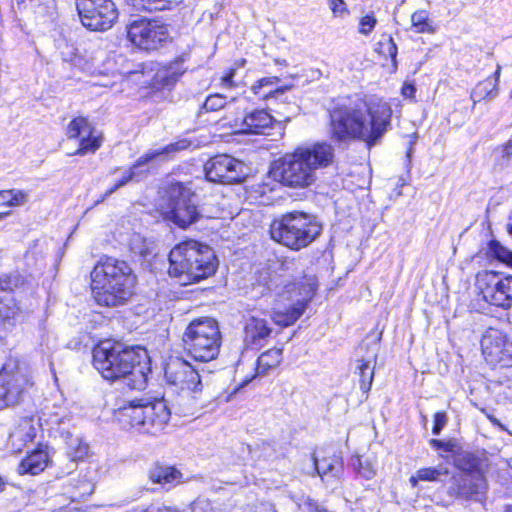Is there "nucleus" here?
<instances>
[{"label":"nucleus","mask_w":512,"mask_h":512,"mask_svg":"<svg viewBox=\"0 0 512 512\" xmlns=\"http://www.w3.org/2000/svg\"><path fill=\"white\" fill-rule=\"evenodd\" d=\"M246 64L247 60L245 58L236 59L219 77L218 87L229 91L240 88L244 83L243 77H239L238 72L240 69L244 68Z\"/></svg>","instance_id":"nucleus-30"},{"label":"nucleus","mask_w":512,"mask_h":512,"mask_svg":"<svg viewBox=\"0 0 512 512\" xmlns=\"http://www.w3.org/2000/svg\"><path fill=\"white\" fill-rule=\"evenodd\" d=\"M282 361L281 349H270L262 353L257 360L256 374L266 375L272 369L279 366Z\"/></svg>","instance_id":"nucleus-33"},{"label":"nucleus","mask_w":512,"mask_h":512,"mask_svg":"<svg viewBox=\"0 0 512 512\" xmlns=\"http://www.w3.org/2000/svg\"><path fill=\"white\" fill-rule=\"evenodd\" d=\"M16 279L11 274L0 275V320H9L17 313L19 307L13 296Z\"/></svg>","instance_id":"nucleus-24"},{"label":"nucleus","mask_w":512,"mask_h":512,"mask_svg":"<svg viewBox=\"0 0 512 512\" xmlns=\"http://www.w3.org/2000/svg\"><path fill=\"white\" fill-rule=\"evenodd\" d=\"M455 465L464 471V474L482 473V460L472 453L460 454L455 459Z\"/></svg>","instance_id":"nucleus-38"},{"label":"nucleus","mask_w":512,"mask_h":512,"mask_svg":"<svg viewBox=\"0 0 512 512\" xmlns=\"http://www.w3.org/2000/svg\"><path fill=\"white\" fill-rule=\"evenodd\" d=\"M487 254L509 267H512V251L503 246L498 240L491 239L487 243Z\"/></svg>","instance_id":"nucleus-39"},{"label":"nucleus","mask_w":512,"mask_h":512,"mask_svg":"<svg viewBox=\"0 0 512 512\" xmlns=\"http://www.w3.org/2000/svg\"><path fill=\"white\" fill-rule=\"evenodd\" d=\"M185 148H186V145L184 144V142L180 141V142L170 143V144L166 145L162 150H159V152H161V154H168V153H172V152H178Z\"/></svg>","instance_id":"nucleus-54"},{"label":"nucleus","mask_w":512,"mask_h":512,"mask_svg":"<svg viewBox=\"0 0 512 512\" xmlns=\"http://www.w3.org/2000/svg\"><path fill=\"white\" fill-rule=\"evenodd\" d=\"M273 333L267 322H247L244 328V343L247 347L262 346Z\"/></svg>","instance_id":"nucleus-29"},{"label":"nucleus","mask_w":512,"mask_h":512,"mask_svg":"<svg viewBox=\"0 0 512 512\" xmlns=\"http://www.w3.org/2000/svg\"><path fill=\"white\" fill-rule=\"evenodd\" d=\"M329 8L334 17H343L350 13L349 8L344 0H327Z\"/></svg>","instance_id":"nucleus-48"},{"label":"nucleus","mask_w":512,"mask_h":512,"mask_svg":"<svg viewBox=\"0 0 512 512\" xmlns=\"http://www.w3.org/2000/svg\"><path fill=\"white\" fill-rule=\"evenodd\" d=\"M401 95L405 99L415 100L416 87L413 82H404L401 87Z\"/></svg>","instance_id":"nucleus-52"},{"label":"nucleus","mask_w":512,"mask_h":512,"mask_svg":"<svg viewBox=\"0 0 512 512\" xmlns=\"http://www.w3.org/2000/svg\"><path fill=\"white\" fill-rule=\"evenodd\" d=\"M393 109L382 97L345 95L327 109L329 138L338 144L362 142L372 148L391 127Z\"/></svg>","instance_id":"nucleus-1"},{"label":"nucleus","mask_w":512,"mask_h":512,"mask_svg":"<svg viewBox=\"0 0 512 512\" xmlns=\"http://www.w3.org/2000/svg\"><path fill=\"white\" fill-rule=\"evenodd\" d=\"M430 444L437 450L451 453H453L457 447L456 444L452 441L444 442L438 439H431Z\"/></svg>","instance_id":"nucleus-51"},{"label":"nucleus","mask_w":512,"mask_h":512,"mask_svg":"<svg viewBox=\"0 0 512 512\" xmlns=\"http://www.w3.org/2000/svg\"><path fill=\"white\" fill-rule=\"evenodd\" d=\"M68 140L75 141L77 147L71 155L86 156L95 154L103 145L104 134L86 115H76L65 127Z\"/></svg>","instance_id":"nucleus-15"},{"label":"nucleus","mask_w":512,"mask_h":512,"mask_svg":"<svg viewBox=\"0 0 512 512\" xmlns=\"http://www.w3.org/2000/svg\"><path fill=\"white\" fill-rule=\"evenodd\" d=\"M27 193L23 190L5 189L0 190V206L17 207L26 202Z\"/></svg>","instance_id":"nucleus-40"},{"label":"nucleus","mask_w":512,"mask_h":512,"mask_svg":"<svg viewBox=\"0 0 512 512\" xmlns=\"http://www.w3.org/2000/svg\"><path fill=\"white\" fill-rule=\"evenodd\" d=\"M32 385L31 369L25 364L9 360L0 372V408L17 405Z\"/></svg>","instance_id":"nucleus-12"},{"label":"nucleus","mask_w":512,"mask_h":512,"mask_svg":"<svg viewBox=\"0 0 512 512\" xmlns=\"http://www.w3.org/2000/svg\"><path fill=\"white\" fill-rule=\"evenodd\" d=\"M506 230L508 234L512 236V221L507 224Z\"/></svg>","instance_id":"nucleus-62"},{"label":"nucleus","mask_w":512,"mask_h":512,"mask_svg":"<svg viewBox=\"0 0 512 512\" xmlns=\"http://www.w3.org/2000/svg\"><path fill=\"white\" fill-rule=\"evenodd\" d=\"M226 104V99L220 94L209 95L203 103L202 108L207 112L218 111Z\"/></svg>","instance_id":"nucleus-45"},{"label":"nucleus","mask_w":512,"mask_h":512,"mask_svg":"<svg viewBox=\"0 0 512 512\" xmlns=\"http://www.w3.org/2000/svg\"><path fill=\"white\" fill-rule=\"evenodd\" d=\"M50 370H51V373L53 374L55 382H57V377H56L55 369H54L52 362H50Z\"/></svg>","instance_id":"nucleus-61"},{"label":"nucleus","mask_w":512,"mask_h":512,"mask_svg":"<svg viewBox=\"0 0 512 512\" xmlns=\"http://www.w3.org/2000/svg\"><path fill=\"white\" fill-rule=\"evenodd\" d=\"M68 140L75 141L77 147L71 155L86 156L95 154L103 145L104 134L86 115H76L65 127Z\"/></svg>","instance_id":"nucleus-14"},{"label":"nucleus","mask_w":512,"mask_h":512,"mask_svg":"<svg viewBox=\"0 0 512 512\" xmlns=\"http://www.w3.org/2000/svg\"><path fill=\"white\" fill-rule=\"evenodd\" d=\"M334 160L332 144L316 141L310 145H298L275 159L270 174L283 187L304 190L316 183V171L330 167Z\"/></svg>","instance_id":"nucleus-2"},{"label":"nucleus","mask_w":512,"mask_h":512,"mask_svg":"<svg viewBox=\"0 0 512 512\" xmlns=\"http://www.w3.org/2000/svg\"><path fill=\"white\" fill-rule=\"evenodd\" d=\"M151 512H178V511L171 507H161V508H157V509H152Z\"/></svg>","instance_id":"nucleus-58"},{"label":"nucleus","mask_w":512,"mask_h":512,"mask_svg":"<svg viewBox=\"0 0 512 512\" xmlns=\"http://www.w3.org/2000/svg\"><path fill=\"white\" fill-rule=\"evenodd\" d=\"M448 422V417L445 412H437L434 415V426H433V434L439 435L442 429L446 426Z\"/></svg>","instance_id":"nucleus-50"},{"label":"nucleus","mask_w":512,"mask_h":512,"mask_svg":"<svg viewBox=\"0 0 512 512\" xmlns=\"http://www.w3.org/2000/svg\"><path fill=\"white\" fill-rule=\"evenodd\" d=\"M188 53L182 52L172 59L158 65L151 78L150 87L153 91H171L188 71L186 62Z\"/></svg>","instance_id":"nucleus-18"},{"label":"nucleus","mask_w":512,"mask_h":512,"mask_svg":"<svg viewBox=\"0 0 512 512\" xmlns=\"http://www.w3.org/2000/svg\"><path fill=\"white\" fill-rule=\"evenodd\" d=\"M242 162L227 154H216L204 164L207 180L214 183L232 184L243 180Z\"/></svg>","instance_id":"nucleus-17"},{"label":"nucleus","mask_w":512,"mask_h":512,"mask_svg":"<svg viewBox=\"0 0 512 512\" xmlns=\"http://www.w3.org/2000/svg\"><path fill=\"white\" fill-rule=\"evenodd\" d=\"M498 158L501 161H510L512 159V135L509 139L494 148Z\"/></svg>","instance_id":"nucleus-47"},{"label":"nucleus","mask_w":512,"mask_h":512,"mask_svg":"<svg viewBox=\"0 0 512 512\" xmlns=\"http://www.w3.org/2000/svg\"><path fill=\"white\" fill-rule=\"evenodd\" d=\"M500 73H501V66L497 65L496 70L493 72V74L489 75L482 81H479L477 85L475 86L471 98H472V104L467 107H461V109L466 110V114L470 115V113L473 111L475 104L477 102H480L482 100H486L488 98L494 97L498 92V84L500 79ZM460 110V108L455 107V111Z\"/></svg>","instance_id":"nucleus-25"},{"label":"nucleus","mask_w":512,"mask_h":512,"mask_svg":"<svg viewBox=\"0 0 512 512\" xmlns=\"http://www.w3.org/2000/svg\"><path fill=\"white\" fill-rule=\"evenodd\" d=\"M475 285L490 305L509 310L512 307V275L495 270L476 274Z\"/></svg>","instance_id":"nucleus-13"},{"label":"nucleus","mask_w":512,"mask_h":512,"mask_svg":"<svg viewBox=\"0 0 512 512\" xmlns=\"http://www.w3.org/2000/svg\"><path fill=\"white\" fill-rule=\"evenodd\" d=\"M275 119L265 109H255L234 119L235 133L246 135H267L273 129Z\"/></svg>","instance_id":"nucleus-21"},{"label":"nucleus","mask_w":512,"mask_h":512,"mask_svg":"<svg viewBox=\"0 0 512 512\" xmlns=\"http://www.w3.org/2000/svg\"><path fill=\"white\" fill-rule=\"evenodd\" d=\"M256 512H276V510L272 504L262 503L259 507H257Z\"/></svg>","instance_id":"nucleus-57"},{"label":"nucleus","mask_w":512,"mask_h":512,"mask_svg":"<svg viewBox=\"0 0 512 512\" xmlns=\"http://www.w3.org/2000/svg\"><path fill=\"white\" fill-rule=\"evenodd\" d=\"M137 276L130 265L104 255L90 272L89 287L95 303L112 308L125 305L135 295Z\"/></svg>","instance_id":"nucleus-4"},{"label":"nucleus","mask_w":512,"mask_h":512,"mask_svg":"<svg viewBox=\"0 0 512 512\" xmlns=\"http://www.w3.org/2000/svg\"><path fill=\"white\" fill-rule=\"evenodd\" d=\"M36 436V427L32 418H23L10 432L8 444L14 452H20Z\"/></svg>","instance_id":"nucleus-27"},{"label":"nucleus","mask_w":512,"mask_h":512,"mask_svg":"<svg viewBox=\"0 0 512 512\" xmlns=\"http://www.w3.org/2000/svg\"><path fill=\"white\" fill-rule=\"evenodd\" d=\"M375 52L379 57L389 60L391 72H396L398 68V46L391 34L384 33L381 35V39L375 45Z\"/></svg>","instance_id":"nucleus-31"},{"label":"nucleus","mask_w":512,"mask_h":512,"mask_svg":"<svg viewBox=\"0 0 512 512\" xmlns=\"http://www.w3.org/2000/svg\"><path fill=\"white\" fill-rule=\"evenodd\" d=\"M93 364L103 378L115 381L129 379L132 389L143 390L150 371L147 350L121 342L103 341L93 350Z\"/></svg>","instance_id":"nucleus-3"},{"label":"nucleus","mask_w":512,"mask_h":512,"mask_svg":"<svg viewBox=\"0 0 512 512\" xmlns=\"http://www.w3.org/2000/svg\"><path fill=\"white\" fill-rule=\"evenodd\" d=\"M185 0H139L141 10L148 13L171 11Z\"/></svg>","instance_id":"nucleus-37"},{"label":"nucleus","mask_w":512,"mask_h":512,"mask_svg":"<svg viewBox=\"0 0 512 512\" xmlns=\"http://www.w3.org/2000/svg\"><path fill=\"white\" fill-rule=\"evenodd\" d=\"M6 337V331L3 328V322H0V342Z\"/></svg>","instance_id":"nucleus-60"},{"label":"nucleus","mask_w":512,"mask_h":512,"mask_svg":"<svg viewBox=\"0 0 512 512\" xmlns=\"http://www.w3.org/2000/svg\"><path fill=\"white\" fill-rule=\"evenodd\" d=\"M280 82L281 79L278 76L262 77L251 85L250 90L259 101L266 102L292 89L291 84L279 85Z\"/></svg>","instance_id":"nucleus-23"},{"label":"nucleus","mask_w":512,"mask_h":512,"mask_svg":"<svg viewBox=\"0 0 512 512\" xmlns=\"http://www.w3.org/2000/svg\"><path fill=\"white\" fill-rule=\"evenodd\" d=\"M312 461L314 471L322 480H329V478L337 479L343 471L342 458L336 454L321 459L314 456Z\"/></svg>","instance_id":"nucleus-28"},{"label":"nucleus","mask_w":512,"mask_h":512,"mask_svg":"<svg viewBox=\"0 0 512 512\" xmlns=\"http://www.w3.org/2000/svg\"><path fill=\"white\" fill-rule=\"evenodd\" d=\"M10 214L9 211L0 212V220L6 218Z\"/></svg>","instance_id":"nucleus-63"},{"label":"nucleus","mask_w":512,"mask_h":512,"mask_svg":"<svg viewBox=\"0 0 512 512\" xmlns=\"http://www.w3.org/2000/svg\"><path fill=\"white\" fill-rule=\"evenodd\" d=\"M491 421L495 424V425H498L501 429L503 430H506L509 432V434L512 435V430H510L509 428L505 427L504 425H502L497 419H494V418H491Z\"/></svg>","instance_id":"nucleus-59"},{"label":"nucleus","mask_w":512,"mask_h":512,"mask_svg":"<svg viewBox=\"0 0 512 512\" xmlns=\"http://www.w3.org/2000/svg\"><path fill=\"white\" fill-rule=\"evenodd\" d=\"M88 454V446L87 445H79L75 452L72 454L73 460H81L86 457Z\"/></svg>","instance_id":"nucleus-55"},{"label":"nucleus","mask_w":512,"mask_h":512,"mask_svg":"<svg viewBox=\"0 0 512 512\" xmlns=\"http://www.w3.org/2000/svg\"><path fill=\"white\" fill-rule=\"evenodd\" d=\"M196 320L201 321V320H212V319L209 317H199Z\"/></svg>","instance_id":"nucleus-64"},{"label":"nucleus","mask_w":512,"mask_h":512,"mask_svg":"<svg viewBox=\"0 0 512 512\" xmlns=\"http://www.w3.org/2000/svg\"><path fill=\"white\" fill-rule=\"evenodd\" d=\"M318 289V281L315 276L302 275L299 279L290 281L285 285V292L290 299L299 297L304 301H312Z\"/></svg>","instance_id":"nucleus-26"},{"label":"nucleus","mask_w":512,"mask_h":512,"mask_svg":"<svg viewBox=\"0 0 512 512\" xmlns=\"http://www.w3.org/2000/svg\"><path fill=\"white\" fill-rule=\"evenodd\" d=\"M159 155H161V152H159V151H152V152L145 153L137 159V161L134 163L132 168L134 169L136 167L144 165Z\"/></svg>","instance_id":"nucleus-53"},{"label":"nucleus","mask_w":512,"mask_h":512,"mask_svg":"<svg viewBox=\"0 0 512 512\" xmlns=\"http://www.w3.org/2000/svg\"><path fill=\"white\" fill-rule=\"evenodd\" d=\"M410 20L411 29L417 34H433L436 32V27L429 18L428 11L424 9L414 11L411 14Z\"/></svg>","instance_id":"nucleus-34"},{"label":"nucleus","mask_w":512,"mask_h":512,"mask_svg":"<svg viewBox=\"0 0 512 512\" xmlns=\"http://www.w3.org/2000/svg\"><path fill=\"white\" fill-rule=\"evenodd\" d=\"M134 177V170L133 168H130L128 171L124 173V175L117 180V182L111 186L105 193V195H110L114 193L117 189L125 186L127 183H129Z\"/></svg>","instance_id":"nucleus-49"},{"label":"nucleus","mask_w":512,"mask_h":512,"mask_svg":"<svg viewBox=\"0 0 512 512\" xmlns=\"http://www.w3.org/2000/svg\"><path fill=\"white\" fill-rule=\"evenodd\" d=\"M165 378L167 383L180 390H188L193 393L201 391V380L198 371L182 358H172L165 366Z\"/></svg>","instance_id":"nucleus-19"},{"label":"nucleus","mask_w":512,"mask_h":512,"mask_svg":"<svg viewBox=\"0 0 512 512\" xmlns=\"http://www.w3.org/2000/svg\"><path fill=\"white\" fill-rule=\"evenodd\" d=\"M75 491L71 494L72 501H80L90 496L95 489V485L91 480L86 478L79 479L74 486Z\"/></svg>","instance_id":"nucleus-41"},{"label":"nucleus","mask_w":512,"mask_h":512,"mask_svg":"<svg viewBox=\"0 0 512 512\" xmlns=\"http://www.w3.org/2000/svg\"><path fill=\"white\" fill-rule=\"evenodd\" d=\"M119 415L137 431L157 434L167 425L171 412L164 399H133L119 407Z\"/></svg>","instance_id":"nucleus-7"},{"label":"nucleus","mask_w":512,"mask_h":512,"mask_svg":"<svg viewBox=\"0 0 512 512\" xmlns=\"http://www.w3.org/2000/svg\"><path fill=\"white\" fill-rule=\"evenodd\" d=\"M487 483L483 473L460 474L453 477L450 493L465 500L481 501L486 493Z\"/></svg>","instance_id":"nucleus-22"},{"label":"nucleus","mask_w":512,"mask_h":512,"mask_svg":"<svg viewBox=\"0 0 512 512\" xmlns=\"http://www.w3.org/2000/svg\"><path fill=\"white\" fill-rule=\"evenodd\" d=\"M127 41L138 51L158 52L173 41L170 25L160 17L139 16L125 28Z\"/></svg>","instance_id":"nucleus-8"},{"label":"nucleus","mask_w":512,"mask_h":512,"mask_svg":"<svg viewBox=\"0 0 512 512\" xmlns=\"http://www.w3.org/2000/svg\"><path fill=\"white\" fill-rule=\"evenodd\" d=\"M377 18L374 13H368L364 16L360 17L358 23V32L361 35L368 36L370 35L377 25Z\"/></svg>","instance_id":"nucleus-44"},{"label":"nucleus","mask_w":512,"mask_h":512,"mask_svg":"<svg viewBox=\"0 0 512 512\" xmlns=\"http://www.w3.org/2000/svg\"><path fill=\"white\" fill-rule=\"evenodd\" d=\"M195 195V191L186 183H169L161 207L163 218L182 230L189 228L201 217L198 206L193 202Z\"/></svg>","instance_id":"nucleus-9"},{"label":"nucleus","mask_w":512,"mask_h":512,"mask_svg":"<svg viewBox=\"0 0 512 512\" xmlns=\"http://www.w3.org/2000/svg\"><path fill=\"white\" fill-rule=\"evenodd\" d=\"M48 464V454L43 450H36L23 459L18 467L20 474L37 475L42 472Z\"/></svg>","instance_id":"nucleus-32"},{"label":"nucleus","mask_w":512,"mask_h":512,"mask_svg":"<svg viewBox=\"0 0 512 512\" xmlns=\"http://www.w3.org/2000/svg\"><path fill=\"white\" fill-rule=\"evenodd\" d=\"M448 474V468L443 465L425 467L419 469L415 475L410 477L409 481L412 487H416L419 481H438L441 476H447Z\"/></svg>","instance_id":"nucleus-35"},{"label":"nucleus","mask_w":512,"mask_h":512,"mask_svg":"<svg viewBox=\"0 0 512 512\" xmlns=\"http://www.w3.org/2000/svg\"><path fill=\"white\" fill-rule=\"evenodd\" d=\"M192 512H224V509L217 503L212 502L209 499L198 498L191 506Z\"/></svg>","instance_id":"nucleus-42"},{"label":"nucleus","mask_w":512,"mask_h":512,"mask_svg":"<svg viewBox=\"0 0 512 512\" xmlns=\"http://www.w3.org/2000/svg\"><path fill=\"white\" fill-rule=\"evenodd\" d=\"M358 470V473L369 480L376 475L375 465L369 459L357 458V464H354Z\"/></svg>","instance_id":"nucleus-46"},{"label":"nucleus","mask_w":512,"mask_h":512,"mask_svg":"<svg viewBox=\"0 0 512 512\" xmlns=\"http://www.w3.org/2000/svg\"><path fill=\"white\" fill-rule=\"evenodd\" d=\"M309 303L310 301L297 299L286 309L284 313L286 320H298L307 309Z\"/></svg>","instance_id":"nucleus-43"},{"label":"nucleus","mask_w":512,"mask_h":512,"mask_svg":"<svg viewBox=\"0 0 512 512\" xmlns=\"http://www.w3.org/2000/svg\"><path fill=\"white\" fill-rule=\"evenodd\" d=\"M382 332L373 335L371 338L367 337L363 340L358 348L357 369L360 375V388L366 393L370 390L374 379V365L379 351V341Z\"/></svg>","instance_id":"nucleus-20"},{"label":"nucleus","mask_w":512,"mask_h":512,"mask_svg":"<svg viewBox=\"0 0 512 512\" xmlns=\"http://www.w3.org/2000/svg\"><path fill=\"white\" fill-rule=\"evenodd\" d=\"M76 11L82 26L91 32H106L119 19V9L114 0H75Z\"/></svg>","instance_id":"nucleus-11"},{"label":"nucleus","mask_w":512,"mask_h":512,"mask_svg":"<svg viewBox=\"0 0 512 512\" xmlns=\"http://www.w3.org/2000/svg\"><path fill=\"white\" fill-rule=\"evenodd\" d=\"M150 477L155 483L171 487L180 482L181 473L173 467H157L151 472Z\"/></svg>","instance_id":"nucleus-36"},{"label":"nucleus","mask_w":512,"mask_h":512,"mask_svg":"<svg viewBox=\"0 0 512 512\" xmlns=\"http://www.w3.org/2000/svg\"><path fill=\"white\" fill-rule=\"evenodd\" d=\"M219 259L213 248L201 240L185 237L168 253V275L182 285H194L213 277Z\"/></svg>","instance_id":"nucleus-5"},{"label":"nucleus","mask_w":512,"mask_h":512,"mask_svg":"<svg viewBox=\"0 0 512 512\" xmlns=\"http://www.w3.org/2000/svg\"><path fill=\"white\" fill-rule=\"evenodd\" d=\"M306 504L311 512H332L312 499H308Z\"/></svg>","instance_id":"nucleus-56"},{"label":"nucleus","mask_w":512,"mask_h":512,"mask_svg":"<svg viewBox=\"0 0 512 512\" xmlns=\"http://www.w3.org/2000/svg\"><path fill=\"white\" fill-rule=\"evenodd\" d=\"M322 232L323 225L318 217L302 210L282 213L269 225L270 238L294 252L308 248Z\"/></svg>","instance_id":"nucleus-6"},{"label":"nucleus","mask_w":512,"mask_h":512,"mask_svg":"<svg viewBox=\"0 0 512 512\" xmlns=\"http://www.w3.org/2000/svg\"><path fill=\"white\" fill-rule=\"evenodd\" d=\"M481 351L485 361L493 366H512V341L498 329H487L481 338Z\"/></svg>","instance_id":"nucleus-16"},{"label":"nucleus","mask_w":512,"mask_h":512,"mask_svg":"<svg viewBox=\"0 0 512 512\" xmlns=\"http://www.w3.org/2000/svg\"><path fill=\"white\" fill-rule=\"evenodd\" d=\"M182 341L184 349L194 360L209 362L216 359L222 342L218 322H190Z\"/></svg>","instance_id":"nucleus-10"}]
</instances>
